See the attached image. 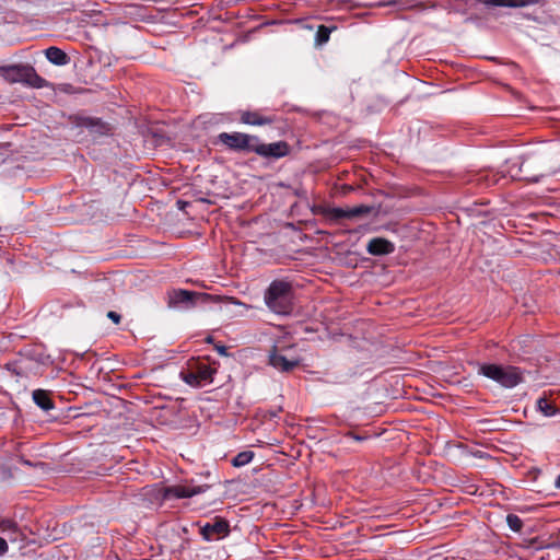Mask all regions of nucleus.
<instances>
[{
	"mask_svg": "<svg viewBox=\"0 0 560 560\" xmlns=\"http://www.w3.org/2000/svg\"><path fill=\"white\" fill-rule=\"evenodd\" d=\"M16 525L14 522L10 520H0V530L1 532H8V530H15Z\"/></svg>",
	"mask_w": 560,
	"mask_h": 560,
	"instance_id": "nucleus-22",
	"label": "nucleus"
},
{
	"mask_svg": "<svg viewBox=\"0 0 560 560\" xmlns=\"http://www.w3.org/2000/svg\"><path fill=\"white\" fill-rule=\"evenodd\" d=\"M330 214L335 219L348 218L347 209L343 208H332Z\"/></svg>",
	"mask_w": 560,
	"mask_h": 560,
	"instance_id": "nucleus-23",
	"label": "nucleus"
},
{
	"mask_svg": "<svg viewBox=\"0 0 560 560\" xmlns=\"http://www.w3.org/2000/svg\"><path fill=\"white\" fill-rule=\"evenodd\" d=\"M255 153L262 159L278 160L287 156L290 153V145L285 141L264 143L260 138H258Z\"/></svg>",
	"mask_w": 560,
	"mask_h": 560,
	"instance_id": "nucleus-7",
	"label": "nucleus"
},
{
	"mask_svg": "<svg viewBox=\"0 0 560 560\" xmlns=\"http://www.w3.org/2000/svg\"><path fill=\"white\" fill-rule=\"evenodd\" d=\"M8 551L7 540L0 537V556L4 555Z\"/></svg>",
	"mask_w": 560,
	"mask_h": 560,
	"instance_id": "nucleus-25",
	"label": "nucleus"
},
{
	"mask_svg": "<svg viewBox=\"0 0 560 560\" xmlns=\"http://www.w3.org/2000/svg\"><path fill=\"white\" fill-rule=\"evenodd\" d=\"M107 317L109 319H112L115 324H119L120 318H121L120 315L118 313L114 312V311H109L107 313Z\"/></svg>",
	"mask_w": 560,
	"mask_h": 560,
	"instance_id": "nucleus-24",
	"label": "nucleus"
},
{
	"mask_svg": "<svg viewBox=\"0 0 560 560\" xmlns=\"http://www.w3.org/2000/svg\"><path fill=\"white\" fill-rule=\"evenodd\" d=\"M219 304L220 311L229 314L238 315L242 311L235 312L233 307L246 308V305L230 296L212 295L203 292H192L187 290H173L168 293V306L173 308H191L200 305Z\"/></svg>",
	"mask_w": 560,
	"mask_h": 560,
	"instance_id": "nucleus-1",
	"label": "nucleus"
},
{
	"mask_svg": "<svg viewBox=\"0 0 560 560\" xmlns=\"http://www.w3.org/2000/svg\"><path fill=\"white\" fill-rule=\"evenodd\" d=\"M217 368L205 362L190 363L186 370L179 373L180 378L191 387H205L213 383Z\"/></svg>",
	"mask_w": 560,
	"mask_h": 560,
	"instance_id": "nucleus-5",
	"label": "nucleus"
},
{
	"mask_svg": "<svg viewBox=\"0 0 560 560\" xmlns=\"http://www.w3.org/2000/svg\"><path fill=\"white\" fill-rule=\"evenodd\" d=\"M284 24L285 23H283V22H276V21L261 23V24H259V26L247 31L245 35H250L253 32H268L267 28L269 26H281V25H284ZM269 32L276 33V32H279V31L278 30H269Z\"/></svg>",
	"mask_w": 560,
	"mask_h": 560,
	"instance_id": "nucleus-19",
	"label": "nucleus"
},
{
	"mask_svg": "<svg viewBox=\"0 0 560 560\" xmlns=\"http://www.w3.org/2000/svg\"><path fill=\"white\" fill-rule=\"evenodd\" d=\"M555 485L558 489H560V475L557 477Z\"/></svg>",
	"mask_w": 560,
	"mask_h": 560,
	"instance_id": "nucleus-28",
	"label": "nucleus"
},
{
	"mask_svg": "<svg viewBox=\"0 0 560 560\" xmlns=\"http://www.w3.org/2000/svg\"><path fill=\"white\" fill-rule=\"evenodd\" d=\"M215 350L219 352V354L221 355H228V348L223 345H215Z\"/></svg>",
	"mask_w": 560,
	"mask_h": 560,
	"instance_id": "nucleus-26",
	"label": "nucleus"
},
{
	"mask_svg": "<svg viewBox=\"0 0 560 560\" xmlns=\"http://www.w3.org/2000/svg\"><path fill=\"white\" fill-rule=\"evenodd\" d=\"M0 77L8 83H21L34 89H42L48 85V82L38 75L30 65L1 66Z\"/></svg>",
	"mask_w": 560,
	"mask_h": 560,
	"instance_id": "nucleus-3",
	"label": "nucleus"
},
{
	"mask_svg": "<svg viewBox=\"0 0 560 560\" xmlns=\"http://www.w3.org/2000/svg\"><path fill=\"white\" fill-rule=\"evenodd\" d=\"M329 38H330V37H316V43H315V45H316L317 47H320V46H323L324 44H326V43L328 42V39H329Z\"/></svg>",
	"mask_w": 560,
	"mask_h": 560,
	"instance_id": "nucleus-27",
	"label": "nucleus"
},
{
	"mask_svg": "<svg viewBox=\"0 0 560 560\" xmlns=\"http://www.w3.org/2000/svg\"><path fill=\"white\" fill-rule=\"evenodd\" d=\"M258 138L255 135L243 132H221L218 136L219 141L232 151L243 153H255Z\"/></svg>",
	"mask_w": 560,
	"mask_h": 560,
	"instance_id": "nucleus-6",
	"label": "nucleus"
},
{
	"mask_svg": "<svg viewBox=\"0 0 560 560\" xmlns=\"http://www.w3.org/2000/svg\"><path fill=\"white\" fill-rule=\"evenodd\" d=\"M370 212V208L366 206H359L353 208H348V219L361 217L363 214H368Z\"/></svg>",
	"mask_w": 560,
	"mask_h": 560,
	"instance_id": "nucleus-21",
	"label": "nucleus"
},
{
	"mask_svg": "<svg viewBox=\"0 0 560 560\" xmlns=\"http://www.w3.org/2000/svg\"><path fill=\"white\" fill-rule=\"evenodd\" d=\"M208 488H209V486H190V485L170 486V487H165L162 490V498L164 500L191 498L194 495L206 492Z\"/></svg>",
	"mask_w": 560,
	"mask_h": 560,
	"instance_id": "nucleus-8",
	"label": "nucleus"
},
{
	"mask_svg": "<svg viewBox=\"0 0 560 560\" xmlns=\"http://www.w3.org/2000/svg\"><path fill=\"white\" fill-rule=\"evenodd\" d=\"M240 120L243 124L252 126H264L275 122V116H265L257 110H244L241 113Z\"/></svg>",
	"mask_w": 560,
	"mask_h": 560,
	"instance_id": "nucleus-12",
	"label": "nucleus"
},
{
	"mask_svg": "<svg viewBox=\"0 0 560 560\" xmlns=\"http://www.w3.org/2000/svg\"><path fill=\"white\" fill-rule=\"evenodd\" d=\"M269 363L281 372H289L300 364V360L295 357H288L277 349L269 357Z\"/></svg>",
	"mask_w": 560,
	"mask_h": 560,
	"instance_id": "nucleus-11",
	"label": "nucleus"
},
{
	"mask_svg": "<svg viewBox=\"0 0 560 560\" xmlns=\"http://www.w3.org/2000/svg\"><path fill=\"white\" fill-rule=\"evenodd\" d=\"M478 373L483 375L505 388H513L524 381L523 372L521 369L513 365L500 364H480Z\"/></svg>",
	"mask_w": 560,
	"mask_h": 560,
	"instance_id": "nucleus-4",
	"label": "nucleus"
},
{
	"mask_svg": "<svg viewBox=\"0 0 560 560\" xmlns=\"http://www.w3.org/2000/svg\"><path fill=\"white\" fill-rule=\"evenodd\" d=\"M540 2L541 0H480V3L488 10L522 9Z\"/></svg>",
	"mask_w": 560,
	"mask_h": 560,
	"instance_id": "nucleus-10",
	"label": "nucleus"
},
{
	"mask_svg": "<svg viewBox=\"0 0 560 560\" xmlns=\"http://www.w3.org/2000/svg\"><path fill=\"white\" fill-rule=\"evenodd\" d=\"M292 287L283 280H275L265 293V302L276 314L285 315L292 310Z\"/></svg>",
	"mask_w": 560,
	"mask_h": 560,
	"instance_id": "nucleus-2",
	"label": "nucleus"
},
{
	"mask_svg": "<svg viewBox=\"0 0 560 560\" xmlns=\"http://www.w3.org/2000/svg\"><path fill=\"white\" fill-rule=\"evenodd\" d=\"M298 26V31H308L314 32L315 35H330L332 31H335V26H326L320 24L317 20H306V21H298L295 22Z\"/></svg>",
	"mask_w": 560,
	"mask_h": 560,
	"instance_id": "nucleus-14",
	"label": "nucleus"
},
{
	"mask_svg": "<svg viewBox=\"0 0 560 560\" xmlns=\"http://www.w3.org/2000/svg\"><path fill=\"white\" fill-rule=\"evenodd\" d=\"M45 55L50 62L58 66L66 65L69 60L66 52L57 47L47 48Z\"/></svg>",
	"mask_w": 560,
	"mask_h": 560,
	"instance_id": "nucleus-17",
	"label": "nucleus"
},
{
	"mask_svg": "<svg viewBox=\"0 0 560 560\" xmlns=\"http://www.w3.org/2000/svg\"><path fill=\"white\" fill-rule=\"evenodd\" d=\"M537 408L546 417L559 413V408L547 398L546 394L537 400Z\"/></svg>",
	"mask_w": 560,
	"mask_h": 560,
	"instance_id": "nucleus-16",
	"label": "nucleus"
},
{
	"mask_svg": "<svg viewBox=\"0 0 560 560\" xmlns=\"http://www.w3.org/2000/svg\"><path fill=\"white\" fill-rule=\"evenodd\" d=\"M506 523L509 527L515 533H520L523 528V521L515 514H509L506 516Z\"/></svg>",
	"mask_w": 560,
	"mask_h": 560,
	"instance_id": "nucleus-20",
	"label": "nucleus"
},
{
	"mask_svg": "<svg viewBox=\"0 0 560 560\" xmlns=\"http://www.w3.org/2000/svg\"><path fill=\"white\" fill-rule=\"evenodd\" d=\"M34 402L45 411L55 408V404L50 397V392L45 389H35L32 394Z\"/></svg>",
	"mask_w": 560,
	"mask_h": 560,
	"instance_id": "nucleus-15",
	"label": "nucleus"
},
{
	"mask_svg": "<svg viewBox=\"0 0 560 560\" xmlns=\"http://www.w3.org/2000/svg\"><path fill=\"white\" fill-rule=\"evenodd\" d=\"M229 532V523L222 517H214L212 523H207L200 528L201 536L208 541L225 537Z\"/></svg>",
	"mask_w": 560,
	"mask_h": 560,
	"instance_id": "nucleus-9",
	"label": "nucleus"
},
{
	"mask_svg": "<svg viewBox=\"0 0 560 560\" xmlns=\"http://www.w3.org/2000/svg\"><path fill=\"white\" fill-rule=\"evenodd\" d=\"M366 250L371 255L381 256L392 254L395 250V246L386 238L374 237L368 243Z\"/></svg>",
	"mask_w": 560,
	"mask_h": 560,
	"instance_id": "nucleus-13",
	"label": "nucleus"
},
{
	"mask_svg": "<svg viewBox=\"0 0 560 560\" xmlns=\"http://www.w3.org/2000/svg\"><path fill=\"white\" fill-rule=\"evenodd\" d=\"M254 455L255 454L252 451L241 452L232 459V465L234 467H243L252 462Z\"/></svg>",
	"mask_w": 560,
	"mask_h": 560,
	"instance_id": "nucleus-18",
	"label": "nucleus"
},
{
	"mask_svg": "<svg viewBox=\"0 0 560 560\" xmlns=\"http://www.w3.org/2000/svg\"><path fill=\"white\" fill-rule=\"evenodd\" d=\"M486 180H487V186H490L491 184H494L497 182V179H492L491 182L488 180V177H486Z\"/></svg>",
	"mask_w": 560,
	"mask_h": 560,
	"instance_id": "nucleus-29",
	"label": "nucleus"
}]
</instances>
